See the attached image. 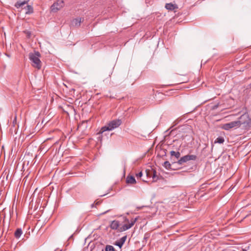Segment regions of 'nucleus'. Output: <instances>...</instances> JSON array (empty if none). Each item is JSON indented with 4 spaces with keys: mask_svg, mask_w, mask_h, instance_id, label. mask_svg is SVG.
Returning <instances> with one entry per match:
<instances>
[{
    "mask_svg": "<svg viewBox=\"0 0 251 251\" xmlns=\"http://www.w3.org/2000/svg\"><path fill=\"white\" fill-rule=\"evenodd\" d=\"M137 220V218L132 219L131 223L128 224H124L122 226H120V222L117 220H114L111 222L110 227L113 230H117L119 232L126 231L131 228L135 224Z\"/></svg>",
    "mask_w": 251,
    "mask_h": 251,
    "instance_id": "nucleus-1",
    "label": "nucleus"
},
{
    "mask_svg": "<svg viewBox=\"0 0 251 251\" xmlns=\"http://www.w3.org/2000/svg\"><path fill=\"white\" fill-rule=\"evenodd\" d=\"M122 123L121 120L115 119L109 122L107 125L102 127L99 132L101 134L106 131H111L116 128L118 127Z\"/></svg>",
    "mask_w": 251,
    "mask_h": 251,
    "instance_id": "nucleus-2",
    "label": "nucleus"
},
{
    "mask_svg": "<svg viewBox=\"0 0 251 251\" xmlns=\"http://www.w3.org/2000/svg\"><path fill=\"white\" fill-rule=\"evenodd\" d=\"M41 54L38 51L30 53L29 54V58L32 61V65L34 68L40 69L41 68V62L39 59Z\"/></svg>",
    "mask_w": 251,
    "mask_h": 251,
    "instance_id": "nucleus-3",
    "label": "nucleus"
},
{
    "mask_svg": "<svg viewBox=\"0 0 251 251\" xmlns=\"http://www.w3.org/2000/svg\"><path fill=\"white\" fill-rule=\"evenodd\" d=\"M197 159V156L194 154L186 155L181 158L177 161V164L182 165L190 160H195Z\"/></svg>",
    "mask_w": 251,
    "mask_h": 251,
    "instance_id": "nucleus-4",
    "label": "nucleus"
},
{
    "mask_svg": "<svg viewBox=\"0 0 251 251\" xmlns=\"http://www.w3.org/2000/svg\"><path fill=\"white\" fill-rule=\"evenodd\" d=\"M64 5L63 0H57L51 6V10L53 12H56L61 9Z\"/></svg>",
    "mask_w": 251,
    "mask_h": 251,
    "instance_id": "nucleus-5",
    "label": "nucleus"
},
{
    "mask_svg": "<svg viewBox=\"0 0 251 251\" xmlns=\"http://www.w3.org/2000/svg\"><path fill=\"white\" fill-rule=\"evenodd\" d=\"M239 123H238L237 121H232L228 123L225 124L222 126V128L228 130L232 128H237L239 127Z\"/></svg>",
    "mask_w": 251,
    "mask_h": 251,
    "instance_id": "nucleus-6",
    "label": "nucleus"
},
{
    "mask_svg": "<svg viewBox=\"0 0 251 251\" xmlns=\"http://www.w3.org/2000/svg\"><path fill=\"white\" fill-rule=\"evenodd\" d=\"M171 161L173 164H177V161L180 157V153L178 151H172L170 152Z\"/></svg>",
    "mask_w": 251,
    "mask_h": 251,
    "instance_id": "nucleus-7",
    "label": "nucleus"
},
{
    "mask_svg": "<svg viewBox=\"0 0 251 251\" xmlns=\"http://www.w3.org/2000/svg\"><path fill=\"white\" fill-rule=\"evenodd\" d=\"M26 5H28L27 1H18L15 4V7L21 10H24L25 9Z\"/></svg>",
    "mask_w": 251,
    "mask_h": 251,
    "instance_id": "nucleus-8",
    "label": "nucleus"
},
{
    "mask_svg": "<svg viewBox=\"0 0 251 251\" xmlns=\"http://www.w3.org/2000/svg\"><path fill=\"white\" fill-rule=\"evenodd\" d=\"M176 164H173V163L171 164L169 161H166L164 162L163 165V167L167 170H176L175 168Z\"/></svg>",
    "mask_w": 251,
    "mask_h": 251,
    "instance_id": "nucleus-9",
    "label": "nucleus"
},
{
    "mask_svg": "<svg viewBox=\"0 0 251 251\" xmlns=\"http://www.w3.org/2000/svg\"><path fill=\"white\" fill-rule=\"evenodd\" d=\"M249 115L247 114H244L242 115L239 118L238 120H237V122L239 123V127L243 124L245 123V121L247 120V119L249 117Z\"/></svg>",
    "mask_w": 251,
    "mask_h": 251,
    "instance_id": "nucleus-10",
    "label": "nucleus"
},
{
    "mask_svg": "<svg viewBox=\"0 0 251 251\" xmlns=\"http://www.w3.org/2000/svg\"><path fill=\"white\" fill-rule=\"evenodd\" d=\"M25 14H30L33 12V8L30 5H26L25 9L24 10Z\"/></svg>",
    "mask_w": 251,
    "mask_h": 251,
    "instance_id": "nucleus-11",
    "label": "nucleus"
},
{
    "mask_svg": "<svg viewBox=\"0 0 251 251\" xmlns=\"http://www.w3.org/2000/svg\"><path fill=\"white\" fill-rule=\"evenodd\" d=\"M242 125H243L245 128H250L251 127V119L249 117L245 121V123L243 124Z\"/></svg>",
    "mask_w": 251,
    "mask_h": 251,
    "instance_id": "nucleus-12",
    "label": "nucleus"
},
{
    "mask_svg": "<svg viewBox=\"0 0 251 251\" xmlns=\"http://www.w3.org/2000/svg\"><path fill=\"white\" fill-rule=\"evenodd\" d=\"M126 182L128 184H134L136 182L134 177L132 176H127Z\"/></svg>",
    "mask_w": 251,
    "mask_h": 251,
    "instance_id": "nucleus-13",
    "label": "nucleus"
},
{
    "mask_svg": "<svg viewBox=\"0 0 251 251\" xmlns=\"http://www.w3.org/2000/svg\"><path fill=\"white\" fill-rule=\"evenodd\" d=\"M23 233L22 230L21 228H17L14 233L15 237L19 239Z\"/></svg>",
    "mask_w": 251,
    "mask_h": 251,
    "instance_id": "nucleus-14",
    "label": "nucleus"
},
{
    "mask_svg": "<svg viewBox=\"0 0 251 251\" xmlns=\"http://www.w3.org/2000/svg\"><path fill=\"white\" fill-rule=\"evenodd\" d=\"M165 8L170 10H173L176 8L175 5L172 4V3H166L165 5Z\"/></svg>",
    "mask_w": 251,
    "mask_h": 251,
    "instance_id": "nucleus-15",
    "label": "nucleus"
},
{
    "mask_svg": "<svg viewBox=\"0 0 251 251\" xmlns=\"http://www.w3.org/2000/svg\"><path fill=\"white\" fill-rule=\"evenodd\" d=\"M81 23V18H79L75 19L73 21V24L75 25V26H80Z\"/></svg>",
    "mask_w": 251,
    "mask_h": 251,
    "instance_id": "nucleus-16",
    "label": "nucleus"
},
{
    "mask_svg": "<svg viewBox=\"0 0 251 251\" xmlns=\"http://www.w3.org/2000/svg\"><path fill=\"white\" fill-rule=\"evenodd\" d=\"M105 251H116L115 248L111 245H106Z\"/></svg>",
    "mask_w": 251,
    "mask_h": 251,
    "instance_id": "nucleus-17",
    "label": "nucleus"
},
{
    "mask_svg": "<svg viewBox=\"0 0 251 251\" xmlns=\"http://www.w3.org/2000/svg\"><path fill=\"white\" fill-rule=\"evenodd\" d=\"M225 142V139L223 137H218L215 141V143L223 144Z\"/></svg>",
    "mask_w": 251,
    "mask_h": 251,
    "instance_id": "nucleus-18",
    "label": "nucleus"
},
{
    "mask_svg": "<svg viewBox=\"0 0 251 251\" xmlns=\"http://www.w3.org/2000/svg\"><path fill=\"white\" fill-rule=\"evenodd\" d=\"M124 243L123 242H122L120 239H119V240L116 241L114 243V245L115 246H118L120 248H121L122 247L123 245H124Z\"/></svg>",
    "mask_w": 251,
    "mask_h": 251,
    "instance_id": "nucleus-19",
    "label": "nucleus"
},
{
    "mask_svg": "<svg viewBox=\"0 0 251 251\" xmlns=\"http://www.w3.org/2000/svg\"><path fill=\"white\" fill-rule=\"evenodd\" d=\"M152 178L154 181H156L158 179V176L156 175V172L155 171H153Z\"/></svg>",
    "mask_w": 251,
    "mask_h": 251,
    "instance_id": "nucleus-20",
    "label": "nucleus"
},
{
    "mask_svg": "<svg viewBox=\"0 0 251 251\" xmlns=\"http://www.w3.org/2000/svg\"><path fill=\"white\" fill-rule=\"evenodd\" d=\"M150 236V234L149 233H146L144 235V239L145 240H147Z\"/></svg>",
    "mask_w": 251,
    "mask_h": 251,
    "instance_id": "nucleus-21",
    "label": "nucleus"
},
{
    "mask_svg": "<svg viewBox=\"0 0 251 251\" xmlns=\"http://www.w3.org/2000/svg\"><path fill=\"white\" fill-rule=\"evenodd\" d=\"M127 238V237L126 236H124L123 237H122V238H121L120 239L121 240V241L123 242L124 243H125L126 239Z\"/></svg>",
    "mask_w": 251,
    "mask_h": 251,
    "instance_id": "nucleus-22",
    "label": "nucleus"
},
{
    "mask_svg": "<svg viewBox=\"0 0 251 251\" xmlns=\"http://www.w3.org/2000/svg\"><path fill=\"white\" fill-rule=\"evenodd\" d=\"M143 175L142 172H140L138 174H136V176L137 178L141 177Z\"/></svg>",
    "mask_w": 251,
    "mask_h": 251,
    "instance_id": "nucleus-23",
    "label": "nucleus"
},
{
    "mask_svg": "<svg viewBox=\"0 0 251 251\" xmlns=\"http://www.w3.org/2000/svg\"><path fill=\"white\" fill-rule=\"evenodd\" d=\"M95 203H96V205H98V204H99V203H100V201H97V202H96V201H95Z\"/></svg>",
    "mask_w": 251,
    "mask_h": 251,
    "instance_id": "nucleus-24",
    "label": "nucleus"
},
{
    "mask_svg": "<svg viewBox=\"0 0 251 251\" xmlns=\"http://www.w3.org/2000/svg\"><path fill=\"white\" fill-rule=\"evenodd\" d=\"M241 251H247V250L243 249Z\"/></svg>",
    "mask_w": 251,
    "mask_h": 251,
    "instance_id": "nucleus-25",
    "label": "nucleus"
},
{
    "mask_svg": "<svg viewBox=\"0 0 251 251\" xmlns=\"http://www.w3.org/2000/svg\"><path fill=\"white\" fill-rule=\"evenodd\" d=\"M146 174H147V176H148L149 175V173L148 172H146Z\"/></svg>",
    "mask_w": 251,
    "mask_h": 251,
    "instance_id": "nucleus-26",
    "label": "nucleus"
},
{
    "mask_svg": "<svg viewBox=\"0 0 251 251\" xmlns=\"http://www.w3.org/2000/svg\"><path fill=\"white\" fill-rule=\"evenodd\" d=\"M108 211H108H106V212H104V213H103L102 214H104L106 213V212H107Z\"/></svg>",
    "mask_w": 251,
    "mask_h": 251,
    "instance_id": "nucleus-27",
    "label": "nucleus"
},
{
    "mask_svg": "<svg viewBox=\"0 0 251 251\" xmlns=\"http://www.w3.org/2000/svg\"><path fill=\"white\" fill-rule=\"evenodd\" d=\"M126 221H127V222H128V220L127 219H126Z\"/></svg>",
    "mask_w": 251,
    "mask_h": 251,
    "instance_id": "nucleus-28",
    "label": "nucleus"
},
{
    "mask_svg": "<svg viewBox=\"0 0 251 251\" xmlns=\"http://www.w3.org/2000/svg\"><path fill=\"white\" fill-rule=\"evenodd\" d=\"M217 106H218L217 105L215 106V107L214 108L217 107Z\"/></svg>",
    "mask_w": 251,
    "mask_h": 251,
    "instance_id": "nucleus-29",
    "label": "nucleus"
}]
</instances>
